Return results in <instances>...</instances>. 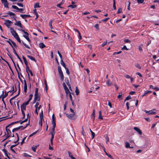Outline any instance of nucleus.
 <instances>
[{"mask_svg":"<svg viewBox=\"0 0 159 159\" xmlns=\"http://www.w3.org/2000/svg\"><path fill=\"white\" fill-rule=\"evenodd\" d=\"M58 70L59 75L60 77L61 80V81H63L64 78V75L61 69V68L60 66H58Z\"/></svg>","mask_w":159,"mask_h":159,"instance_id":"1","label":"nucleus"},{"mask_svg":"<svg viewBox=\"0 0 159 159\" xmlns=\"http://www.w3.org/2000/svg\"><path fill=\"white\" fill-rule=\"evenodd\" d=\"M66 114L67 117L70 119L75 120L76 118V117H75V113L73 114Z\"/></svg>","mask_w":159,"mask_h":159,"instance_id":"2","label":"nucleus"},{"mask_svg":"<svg viewBox=\"0 0 159 159\" xmlns=\"http://www.w3.org/2000/svg\"><path fill=\"white\" fill-rule=\"evenodd\" d=\"M21 109L22 113L23 115V118L24 119V118L25 116V113L24 111L26 110V107L25 106L23 105V104H22L21 106Z\"/></svg>","mask_w":159,"mask_h":159,"instance_id":"3","label":"nucleus"},{"mask_svg":"<svg viewBox=\"0 0 159 159\" xmlns=\"http://www.w3.org/2000/svg\"><path fill=\"white\" fill-rule=\"evenodd\" d=\"M40 96L39 94H34V103L36 102L37 100L38 101H40Z\"/></svg>","mask_w":159,"mask_h":159,"instance_id":"4","label":"nucleus"},{"mask_svg":"<svg viewBox=\"0 0 159 159\" xmlns=\"http://www.w3.org/2000/svg\"><path fill=\"white\" fill-rule=\"evenodd\" d=\"M1 1L5 7L8 8H9L8 3L7 0H1Z\"/></svg>","mask_w":159,"mask_h":159,"instance_id":"5","label":"nucleus"},{"mask_svg":"<svg viewBox=\"0 0 159 159\" xmlns=\"http://www.w3.org/2000/svg\"><path fill=\"white\" fill-rule=\"evenodd\" d=\"M10 30L12 35L15 37V38L18 35L16 31H15L13 28H11Z\"/></svg>","mask_w":159,"mask_h":159,"instance_id":"6","label":"nucleus"},{"mask_svg":"<svg viewBox=\"0 0 159 159\" xmlns=\"http://www.w3.org/2000/svg\"><path fill=\"white\" fill-rule=\"evenodd\" d=\"M152 146L151 143L150 141H147L145 143V145L144 146L145 148H149L151 147Z\"/></svg>","mask_w":159,"mask_h":159,"instance_id":"7","label":"nucleus"},{"mask_svg":"<svg viewBox=\"0 0 159 159\" xmlns=\"http://www.w3.org/2000/svg\"><path fill=\"white\" fill-rule=\"evenodd\" d=\"M26 67V70L27 73H28L29 79V80H30V75H29V73L28 72V71L30 72V75L31 76H33V74L31 70L29 69V67L28 66H27V67Z\"/></svg>","mask_w":159,"mask_h":159,"instance_id":"8","label":"nucleus"},{"mask_svg":"<svg viewBox=\"0 0 159 159\" xmlns=\"http://www.w3.org/2000/svg\"><path fill=\"white\" fill-rule=\"evenodd\" d=\"M156 110L155 109H153L152 110H150L149 111L148 114V115H153L155 114L156 113Z\"/></svg>","mask_w":159,"mask_h":159,"instance_id":"9","label":"nucleus"},{"mask_svg":"<svg viewBox=\"0 0 159 159\" xmlns=\"http://www.w3.org/2000/svg\"><path fill=\"white\" fill-rule=\"evenodd\" d=\"M12 23V22L9 20H6V22L4 23L9 28L10 26L11 25V24Z\"/></svg>","mask_w":159,"mask_h":159,"instance_id":"10","label":"nucleus"},{"mask_svg":"<svg viewBox=\"0 0 159 159\" xmlns=\"http://www.w3.org/2000/svg\"><path fill=\"white\" fill-rule=\"evenodd\" d=\"M52 124L53 125L52 129H55V128L56 126L55 119H52Z\"/></svg>","mask_w":159,"mask_h":159,"instance_id":"11","label":"nucleus"},{"mask_svg":"<svg viewBox=\"0 0 159 159\" xmlns=\"http://www.w3.org/2000/svg\"><path fill=\"white\" fill-rule=\"evenodd\" d=\"M24 91L25 93H26L27 90V85L26 84V82L25 80H24Z\"/></svg>","mask_w":159,"mask_h":159,"instance_id":"12","label":"nucleus"},{"mask_svg":"<svg viewBox=\"0 0 159 159\" xmlns=\"http://www.w3.org/2000/svg\"><path fill=\"white\" fill-rule=\"evenodd\" d=\"M14 25H17L21 28H23L21 22L20 21H19L15 23Z\"/></svg>","mask_w":159,"mask_h":159,"instance_id":"13","label":"nucleus"},{"mask_svg":"<svg viewBox=\"0 0 159 159\" xmlns=\"http://www.w3.org/2000/svg\"><path fill=\"white\" fill-rule=\"evenodd\" d=\"M55 134V129H54V130L52 129V131H51V133L49 134H51L52 135V137H51V140H53L54 137V135Z\"/></svg>","mask_w":159,"mask_h":159,"instance_id":"14","label":"nucleus"},{"mask_svg":"<svg viewBox=\"0 0 159 159\" xmlns=\"http://www.w3.org/2000/svg\"><path fill=\"white\" fill-rule=\"evenodd\" d=\"M13 52L15 54V55L16 56V57H17L18 58V59L21 62H22V61L21 60V58H20V57H19V55H18V54L17 53L15 48H13Z\"/></svg>","mask_w":159,"mask_h":159,"instance_id":"15","label":"nucleus"},{"mask_svg":"<svg viewBox=\"0 0 159 159\" xmlns=\"http://www.w3.org/2000/svg\"><path fill=\"white\" fill-rule=\"evenodd\" d=\"M149 87L150 89H153L156 91H157L159 90V88L157 87H154L153 86H152V85H150L149 86Z\"/></svg>","mask_w":159,"mask_h":159,"instance_id":"16","label":"nucleus"},{"mask_svg":"<svg viewBox=\"0 0 159 159\" xmlns=\"http://www.w3.org/2000/svg\"><path fill=\"white\" fill-rule=\"evenodd\" d=\"M12 8L14 9H16L17 10H19L20 11H23L24 10V9L23 8H19L18 7L16 6L12 5Z\"/></svg>","mask_w":159,"mask_h":159,"instance_id":"17","label":"nucleus"},{"mask_svg":"<svg viewBox=\"0 0 159 159\" xmlns=\"http://www.w3.org/2000/svg\"><path fill=\"white\" fill-rule=\"evenodd\" d=\"M20 16L23 19H25L26 17H30L31 16L29 15H20Z\"/></svg>","mask_w":159,"mask_h":159,"instance_id":"18","label":"nucleus"},{"mask_svg":"<svg viewBox=\"0 0 159 159\" xmlns=\"http://www.w3.org/2000/svg\"><path fill=\"white\" fill-rule=\"evenodd\" d=\"M10 92V91H9L8 92H7L6 91H5V94L4 95V92L2 91V96H3V99L4 98H6L7 95H8V93Z\"/></svg>","mask_w":159,"mask_h":159,"instance_id":"19","label":"nucleus"},{"mask_svg":"<svg viewBox=\"0 0 159 159\" xmlns=\"http://www.w3.org/2000/svg\"><path fill=\"white\" fill-rule=\"evenodd\" d=\"M95 117V110L94 109L93 111V112L91 115V117L93 119V121H94Z\"/></svg>","mask_w":159,"mask_h":159,"instance_id":"20","label":"nucleus"},{"mask_svg":"<svg viewBox=\"0 0 159 159\" xmlns=\"http://www.w3.org/2000/svg\"><path fill=\"white\" fill-rule=\"evenodd\" d=\"M23 59L24 62L26 66V67H27V66H28V65L27 61L26 58L23 56Z\"/></svg>","mask_w":159,"mask_h":159,"instance_id":"21","label":"nucleus"},{"mask_svg":"<svg viewBox=\"0 0 159 159\" xmlns=\"http://www.w3.org/2000/svg\"><path fill=\"white\" fill-rule=\"evenodd\" d=\"M40 120H41H41H43V110H42V109L41 110V112L40 114Z\"/></svg>","mask_w":159,"mask_h":159,"instance_id":"22","label":"nucleus"},{"mask_svg":"<svg viewBox=\"0 0 159 159\" xmlns=\"http://www.w3.org/2000/svg\"><path fill=\"white\" fill-rule=\"evenodd\" d=\"M107 85L108 86H111L112 85V83L110 81L109 79L106 82Z\"/></svg>","mask_w":159,"mask_h":159,"instance_id":"23","label":"nucleus"},{"mask_svg":"<svg viewBox=\"0 0 159 159\" xmlns=\"http://www.w3.org/2000/svg\"><path fill=\"white\" fill-rule=\"evenodd\" d=\"M2 151L4 152L5 155H6V156L8 158V159H10V157H9L8 156V154H7V151L5 149H3V150H2Z\"/></svg>","mask_w":159,"mask_h":159,"instance_id":"24","label":"nucleus"},{"mask_svg":"<svg viewBox=\"0 0 159 159\" xmlns=\"http://www.w3.org/2000/svg\"><path fill=\"white\" fill-rule=\"evenodd\" d=\"M27 57L29 58L31 60L34 61L35 62H36V61L35 60V58L32 57V56H29V55H27Z\"/></svg>","mask_w":159,"mask_h":159,"instance_id":"25","label":"nucleus"},{"mask_svg":"<svg viewBox=\"0 0 159 159\" xmlns=\"http://www.w3.org/2000/svg\"><path fill=\"white\" fill-rule=\"evenodd\" d=\"M7 14L9 15L10 16H15V17H16L15 14L14 13L10 11H8L7 13Z\"/></svg>","mask_w":159,"mask_h":159,"instance_id":"26","label":"nucleus"},{"mask_svg":"<svg viewBox=\"0 0 159 159\" xmlns=\"http://www.w3.org/2000/svg\"><path fill=\"white\" fill-rule=\"evenodd\" d=\"M39 146V145L37 146H34L32 147V149L34 152H36V149L37 148V147Z\"/></svg>","mask_w":159,"mask_h":159,"instance_id":"27","label":"nucleus"},{"mask_svg":"<svg viewBox=\"0 0 159 159\" xmlns=\"http://www.w3.org/2000/svg\"><path fill=\"white\" fill-rule=\"evenodd\" d=\"M39 47L41 48H43L45 47V45L43 43H40L39 44Z\"/></svg>","mask_w":159,"mask_h":159,"instance_id":"28","label":"nucleus"},{"mask_svg":"<svg viewBox=\"0 0 159 159\" xmlns=\"http://www.w3.org/2000/svg\"><path fill=\"white\" fill-rule=\"evenodd\" d=\"M129 145H130V144L129 143L127 142L125 143V147L126 148H133V147H130Z\"/></svg>","mask_w":159,"mask_h":159,"instance_id":"29","label":"nucleus"},{"mask_svg":"<svg viewBox=\"0 0 159 159\" xmlns=\"http://www.w3.org/2000/svg\"><path fill=\"white\" fill-rule=\"evenodd\" d=\"M8 127V126H7L6 127V131H7V134H8H8H10V133H11V132L10 131V130L9 129H7V128Z\"/></svg>","mask_w":159,"mask_h":159,"instance_id":"30","label":"nucleus"},{"mask_svg":"<svg viewBox=\"0 0 159 159\" xmlns=\"http://www.w3.org/2000/svg\"><path fill=\"white\" fill-rule=\"evenodd\" d=\"M61 64L64 67H66V65H65V63L63 61L62 59H61Z\"/></svg>","mask_w":159,"mask_h":159,"instance_id":"31","label":"nucleus"},{"mask_svg":"<svg viewBox=\"0 0 159 159\" xmlns=\"http://www.w3.org/2000/svg\"><path fill=\"white\" fill-rule=\"evenodd\" d=\"M9 40L11 42V43L13 44V45H14V46L16 48L17 47V45H16V44L15 43H14V42L13 41H12L11 39H9Z\"/></svg>","mask_w":159,"mask_h":159,"instance_id":"32","label":"nucleus"},{"mask_svg":"<svg viewBox=\"0 0 159 159\" xmlns=\"http://www.w3.org/2000/svg\"><path fill=\"white\" fill-rule=\"evenodd\" d=\"M29 35H24L23 36L29 41V43L30 42V40L29 39Z\"/></svg>","mask_w":159,"mask_h":159,"instance_id":"33","label":"nucleus"},{"mask_svg":"<svg viewBox=\"0 0 159 159\" xmlns=\"http://www.w3.org/2000/svg\"><path fill=\"white\" fill-rule=\"evenodd\" d=\"M75 92L76 95H78L79 94V91L77 87H76L75 88Z\"/></svg>","mask_w":159,"mask_h":159,"instance_id":"34","label":"nucleus"},{"mask_svg":"<svg viewBox=\"0 0 159 159\" xmlns=\"http://www.w3.org/2000/svg\"><path fill=\"white\" fill-rule=\"evenodd\" d=\"M77 6L75 5H71L68 6V7H71L72 8H74L76 7Z\"/></svg>","mask_w":159,"mask_h":159,"instance_id":"35","label":"nucleus"},{"mask_svg":"<svg viewBox=\"0 0 159 159\" xmlns=\"http://www.w3.org/2000/svg\"><path fill=\"white\" fill-rule=\"evenodd\" d=\"M52 20H51L49 22V26L50 27V28L51 29H52L53 27L52 25Z\"/></svg>","mask_w":159,"mask_h":159,"instance_id":"36","label":"nucleus"},{"mask_svg":"<svg viewBox=\"0 0 159 159\" xmlns=\"http://www.w3.org/2000/svg\"><path fill=\"white\" fill-rule=\"evenodd\" d=\"M29 123L28 124H27L26 125L25 127H23V126H22V125H21V126H20L19 127H19V128H20V129L21 128H23L21 129V130H23V129H25V128L27 127V126L29 125Z\"/></svg>","mask_w":159,"mask_h":159,"instance_id":"37","label":"nucleus"},{"mask_svg":"<svg viewBox=\"0 0 159 159\" xmlns=\"http://www.w3.org/2000/svg\"><path fill=\"white\" fill-rule=\"evenodd\" d=\"M113 8H114V9L115 10L116 9V2H115V0H113Z\"/></svg>","mask_w":159,"mask_h":159,"instance_id":"38","label":"nucleus"},{"mask_svg":"<svg viewBox=\"0 0 159 159\" xmlns=\"http://www.w3.org/2000/svg\"><path fill=\"white\" fill-rule=\"evenodd\" d=\"M90 129V132H91L92 135V139H93L94 138V137H95V133L93 132L91 130V129Z\"/></svg>","mask_w":159,"mask_h":159,"instance_id":"39","label":"nucleus"},{"mask_svg":"<svg viewBox=\"0 0 159 159\" xmlns=\"http://www.w3.org/2000/svg\"><path fill=\"white\" fill-rule=\"evenodd\" d=\"M15 38L17 40V41L19 42L20 43L21 42L20 39L19 38L18 35Z\"/></svg>","mask_w":159,"mask_h":159,"instance_id":"40","label":"nucleus"},{"mask_svg":"<svg viewBox=\"0 0 159 159\" xmlns=\"http://www.w3.org/2000/svg\"><path fill=\"white\" fill-rule=\"evenodd\" d=\"M19 122V121H17L14 122H13L11 123L10 124L8 125V126H7L9 127L11 125H13L14 124H16L17 123Z\"/></svg>","mask_w":159,"mask_h":159,"instance_id":"41","label":"nucleus"},{"mask_svg":"<svg viewBox=\"0 0 159 159\" xmlns=\"http://www.w3.org/2000/svg\"><path fill=\"white\" fill-rule=\"evenodd\" d=\"M131 99V97L130 95L128 96L125 99V102L127 100H128L129 99Z\"/></svg>","mask_w":159,"mask_h":159,"instance_id":"42","label":"nucleus"},{"mask_svg":"<svg viewBox=\"0 0 159 159\" xmlns=\"http://www.w3.org/2000/svg\"><path fill=\"white\" fill-rule=\"evenodd\" d=\"M20 84H19V92H18V94L17 95H16L15 96H14V98H16V97H17L20 94Z\"/></svg>","mask_w":159,"mask_h":159,"instance_id":"43","label":"nucleus"},{"mask_svg":"<svg viewBox=\"0 0 159 159\" xmlns=\"http://www.w3.org/2000/svg\"><path fill=\"white\" fill-rule=\"evenodd\" d=\"M20 31L23 32L24 33V34H26V35H29V34L26 32H25L24 30L22 29H20Z\"/></svg>","mask_w":159,"mask_h":159,"instance_id":"44","label":"nucleus"},{"mask_svg":"<svg viewBox=\"0 0 159 159\" xmlns=\"http://www.w3.org/2000/svg\"><path fill=\"white\" fill-rule=\"evenodd\" d=\"M122 12V9L121 8H120L118 10V11L117 13V14H119L120 13H121Z\"/></svg>","mask_w":159,"mask_h":159,"instance_id":"45","label":"nucleus"},{"mask_svg":"<svg viewBox=\"0 0 159 159\" xmlns=\"http://www.w3.org/2000/svg\"><path fill=\"white\" fill-rule=\"evenodd\" d=\"M40 6H39V3H36L34 5V7H40Z\"/></svg>","mask_w":159,"mask_h":159,"instance_id":"46","label":"nucleus"},{"mask_svg":"<svg viewBox=\"0 0 159 159\" xmlns=\"http://www.w3.org/2000/svg\"><path fill=\"white\" fill-rule=\"evenodd\" d=\"M19 129H20V128H19L18 127L16 128H15L12 130V132H14L15 131H17L19 130Z\"/></svg>","mask_w":159,"mask_h":159,"instance_id":"47","label":"nucleus"},{"mask_svg":"<svg viewBox=\"0 0 159 159\" xmlns=\"http://www.w3.org/2000/svg\"><path fill=\"white\" fill-rule=\"evenodd\" d=\"M68 153L69 157H70L71 159L74 157L72 155V153L70 152H68Z\"/></svg>","mask_w":159,"mask_h":159,"instance_id":"48","label":"nucleus"},{"mask_svg":"<svg viewBox=\"0 0 159 159\" xmlns=\"http://www.w3.org/2000/svg\"><path fill=\"white\" fill-rule=\"evenodd\" d=\"M23 44H24V46L26 48H29V49H30V47L28 46V45H26L25 43L23 42H22Z\"/></svg>","mask_w":159,"mask_h":159,"instance_id":"49","label":"nucleus"},{"mask_svg":"<svg viewBox=\"0 0 159 159\" xmlns=\"http://www.w3.org/2000/svg\"><path fill=\"white\" fill-rule=\"evenodd\" d=\"M66 93V96L67 97L68 96V95H69V94L70 93H71L69 91V90H68V91L67 92H65Z\"/></svg>","mask_w":159,"mask_h":159,"instance_id":"50","label":"nucleus"},{"mask_svg":"<svg viewBox=\"0 0 159 159\" xmlns=\"http://www.w3.org/2000/svg\"><path fill=\"white\" fill-rule=\"evenodd\" d=\"M30 101L28 100V101L26 102L23 103L22 104L26 107V106L29 104Z\"/></svg>","mask_w":159,"mask_h":159,"instance_id":"51","label":"nucleus"},{"mask_svg":"<svg viewBox=\"0 0 159 159\" xmlns=\"http://www.w3.org/2000/svg\"><path fill=\"white\" fill-rule=\"evenodd\" d=\"M122 93H120V94L117 96V98L119 99H121V96Z\"/></svg>","mask_w":159,"mask_h":159,"instance_id":"52","label":"nucleus"},{"mask_svg":"<svg viewBox=\"0 0 159 159\" xmlns=\"http://www.w3.org/2000/svg\"><path fill=\"white\" fill-rule=\"evenodd\" d=\"M65 68L66 69V73L68 75H69L70 74V72H69L68 69L66 67Z\"/></svg>","mask_w":159,"mask_h":159,"instance_id":"53","label":"nucleus"},{"mask_svg":"<svg viewBox=\"0 0 159 159\" xmlns=\"http://www.w3.org/2000/svg\"><path fill=\"white\" fill-rule=\"evenodd\" d=\"M134 129L136 131H137L138 133H139V128L136 127H134Z\"/></svg>","mask_w":159,"mask_h":159,"instance_id":"54","label":"nucleus"},{"mask_svg":"<svg viewBox=\"0 0 159 159\" xmlns=\"http://www.w3.org/2000/svg\"><path fill=\"white\" fill-rule=\"evenodd\" d=\"M17 5L20 7H23V5L22 3H16Z\"/></svg>","mask_w":159,"mask_h":159,"instance_id":"55","label":"nucleus"},{"mask_svg":"<svg viewBox=\"0 0 159 159\" xmlns=\"http://www.w3.org/2000/svg\"><path fill=\"white\" fill-rule=\"evenodd\" d=\"M67 104V102L66 101V102L65 103V104H64V110H66V106Z\"/></svg>","mask_w":159,"mask_h":159,"instance_id":"56","label":"nucleus"},{"mask_svg":"<svg viewBox=\"0 0 159 159\" xmlns=\"http://www.w3.org/2000/svg\"><path fill=\"white\" fill-rule=\"evenodd\" d=\"M7 42L10 44V45H11V47L12 48V49H13V48H14V47L11 43V42L10 40H9V41L7 40Z\"/></svg>","mask_w":159,"mask_h":159,"instance_id":"57","label":"nucleus"},{"mask_svg":"<svg viewBox=\"0 0 159 159\" xmlns=\"http://www.w3.org/2000/svg\"><path fill=\"white\" fill-rule=\"evenodd\" d=\"M109 19V18H106L105 19L102 20V21L104 22H106Z\"/></svg>","mask_w":159,"mask_h":159,"instance_id":"58","label":"nucleus"},{"mask_svg":"<svg viewBox=\"0 0 159 159\" xmlns=\"http://www.w3.org/2000/svg\"><path fill=\"white\" fill-rule=\"evenodd\" d=\"M106 154L108 157H109L111 159H113V158H112V156L111 155L108 154L107 152H106Z\"/></svg>","mask_w":159,"mask_h":159,"instance_id":"59","label":"nucleus"},{"mask_svg":"<svg viewBox=\"0 0 159 159\" xmlns=\"http://www.w3.org/2000/svg\"><path fill=\"white\" fill-rule=\"evenodd\" d=\"M64 89L65 90V92H67L68 91V90H69L68 89L66 86H65L63 87Z\"/></svg>","mask_w":159,"mask_h":159,"instance_id":"60","label":"nucleus"},{"mask_svg":"<svg viewBox=\"0 0 159 159\" xmlns=\"http://www.w3.org/2000/svg\"><path fill=\"white\" fill-rule=\"evenodd\" d=\"M33 96V95L32 94H30L29 95V98L28 100L30 101L32 98Z\"/></svg>","mask_w":159,"mask_h":159,"instance_id":"61","label":"nucleus"},{"mask_svg":"<svg viewBox=\"0 0 159 159\" xmlns=\"http://www.w3.org/2000/svg\"><path fill=\"white\" fill-rule=\"evenodd\" d=\"M107 41L106 40L105 42H104L102 44V47H103L104 46L107 44Z\"/></svg>","mask_w":159,"mask_h":159,"instance_id":"62","label":"nucleus"},{"mask_svg":"<svg viewBox=\"0 0 159 159\" xmlns=\"http://www.w3.org/2000/svg\"><path fill=\"white\" fill-rule=\"evenodd\" d=\"M125 42L126 43H130L131 42L130 40H129L128 39H126L124 40Z\"/></svg>","mask_w":159,"mask_h":159,"instance_id":"63","label":"nucleus"},{"mask_svg":"<svg viewBox=\"0 0 159 159\" xmlns=\"http://www.w3.org/2000/svg\"><path fill=\"white\" fill-rule=\"evenodd\" d=\"M24 156H25V157H31V156H30V155H28L26 153H24Z\"/></svg>","mask_w":159,"mask_h":159,"instance_id":"64","label":"nucleus"}]
</instances>
